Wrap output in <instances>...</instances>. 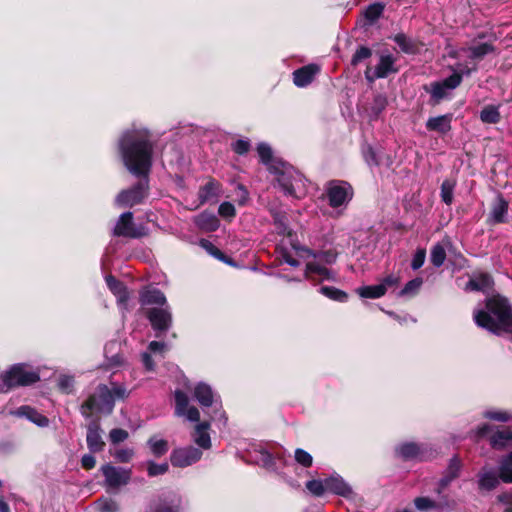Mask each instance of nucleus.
<instances>
[{
	"label": "nucleus",
	"instance_id": "nucleus-29",
	"mask_svg": "<svg viewBox=\"0 0 512 512\" xmlns=\"http://www.w3.org/2000/svg\"><path fill=\"white\" fill-rule=\"evenodd\" d=\"M273 223L276 227L279 235L291 237L293 231L288 226V217L285 212L273 211L272 212Z\"/></svg>",
	"mask_w": 512,
	"mask_h": 512
},
{
	"label": "nucleus",
	"instance_id": "nucleus-24",
	"mask_svg": "<svg viewBox=\"0 0 512 512\" xmlns=\"http://www.w3.org/2000/svg\"><path fill=\"white\" fill-rule=\"evenodd\" d=\"M460 470L461 461L457 456H453L449 461L443 477L441 478V487L447 488L454 479L459 477Z\"/></svg>",
	"mask_w": 512,
	"mask_h": 512
},
{
	"label": "nucleus",
	"instance_id": "nucleus-7",
	"mask_svg": "<svg viewBox=\"0 0 512 512\" xmlns=\"http://www.w3.org/2000/svg\"><path fill=\"white\" fill-rule=\"evenodd\" d=\"M145 317L148 319L156 337H161L171 327L173 317L169 306L148 308L144 312Z\"/></svg>",
	"mask_w": 512,
	"mask_h": 512
},
{
	"label": "nucleus",
	"instance_id": "nucleus-43",
	"mask_svg": "<svg viewBox=\"0 0 512 512\" xmlns=\"http://www.w3.org/2000/svg\"><path fill=\"white\" fill-rule=\"evenodd\" d=\"M307 490L315 497H321L326 492V481L312 479L305 484Z\"/></svg>",
	"mask_w": 512,
	"mask_h": 512
},
{
	"label": "nucleus",
	"instance_id": "nucleus-30",
	"mask_svg": "<svg viewBox=\"0 0 512 512\" xmlns=\"http://www.w3.org/2000/svg\"><path fill=\"white\" fill-rule=\"evenodd\" d=\"M197 226L207 232H214L219 228L220 221L214 214L202 213L196 219Z\"/></svg>",
	"mask_w": 512,
	"mask_h": 512
},
{
	"label": "nucleus",
	"instance_id": "nucleus-63",
	"mask_svg": "<svg viewBox=\"0 0 512 512\" xmlns=\"http://www.w3.org/2000/svg\"><path fill=\"white\" fill-rule=\"evenodd\" d=\"M134 456L132 449H119L117 450L115 457L121 463H128Z\"/></svg>",
	"mask_w": 512,
	"mask_h": 512
},
{
	"label": "nucleus",
	"instance_id": "nucleus-14",
	"mask_svg": "<svg viewBox=\"0 0 512 512\" xmlns=\"http://www.w3.org/2000/svg\"><path fill=\"white\" fill-rule=\"evenodd\" d=\"M326 481V492L344 497L351 498L353 496V490L345 480L339 476H330L325 478Z\"/></svg>",
	"mask_w": 512,
	"mask_h": 512
},
{
	"label": "nucleus",
	"instance_id": "nucleus-28",
	"mask_svg": "<svg viewBox=\"0 0 512 512\" xmlns=\"http://www.w3.org/2000/svg\"><path fill=\"white\" fill-rule=\"evenodd\" d=\"M208 429L209 423L207 422H202L195 428L194 441L203 449H209L211 447V438L208 433Z\"/></svg>",
	"mask_w": 512,
	"mask_h": 512
},
{
	"label": "nucleus",
	"instance_id": "nucleus-11",
	"mask_svg": "<svg viewBox=\"0 0 512 512\" xmlns=\"http://www.w3.org/2000/svg\"><path fill=\"white\" fill-rule=\"evenodd\" d=\"M101 426L98 418L93 419L87 425L86 442L91 453L102 452L105 448V442L101 436Z\"/></svg>",
	"mask_w": 512,
	"mask_h": 512
},
{
	"label": "nucleus",
	"instance_id": "nucleus-36",
	"mask_svg": "<svg viewBox=\"0 0 512 512\" xmlns=\"http://www.w3.org/2000/svg\"><path fill=\"white\" fill-rule=\"evenodd\" d=\"M320 293L329 298L330 300L340 303L347 302L349 298V295L345 291L334 286H322L320 288Z\"/></svg>",
	"mask_w": 512,
	"mask_h": 512
},
{
	"label": "nucleus",
	"instance_id": "nucleus-23",
	"mask_svg": "<svg viewBox=\"0 0 512 512\" xmlns=\"http://www.w3.org/2000/svg\"><path fill=\"white\" fill-rule=\"evenodd\" d=\"M396 452H397L398 456L404 461L416 460V459L422 460L421 448L415 442H405V443L401 444L396 449Z\"/></svg>",
	"mask_w": 512,
	"mask_h": 512
},
{
	"label": "nucleus",
	"instance_id": "nucleus-41",
	"mask_svg": "<svg viewBox=\"0 0 512 512\" xmlns=\"http://www.w3.org/2000/svg\"><path fill=\"white\" fill-rule=\"evenodd\" d=\"M455 181L451 179H445L440 187V197L441 200L446 205H451L453 202V193L455 188Z\"/></svg>",
	"mask_w": 512,
	"mask_h": 512
},
{
	"label": "nucleus",
	"instance_id": "nucleus-35",
	"mask_svg": "<svg viewBox=\"0 0 512 512\" xmlns=\"http://www.w3.org/2000/svg\"><path fill=\"white\" fill-rule=\"evenodd\" d=\"M269 170L272 173L278 175L277 181H278L279 185L281 186V188L283 189L285 194H287V195L295 194V188L293 186V183H292L291 179L285 175L284 172L280 171L279 168L275 165H271L269 167Z\"/></svg>",
	"mask_w": 512,
	"mask_h": 512
},
{
	"label": "nucleus",
	"instance_id": "nucleus-4",
	"mask_svg": "<svg viewBox=\"0 0 512 512\" xmlns=\"http://www.w3.org/2000/svg\"><path fill=\"white\" fill-rule=\"evenodd\" d=\"M328 205L333 208L346 206L354 197L353 186L345 180H330L325 185Z\"/></svg>",
	"mask_w": 512,
	"mask_h": 512
},
{
	"label": "nucleus",
	"instance_id": "nucleus-45",
	"mask_svg": "<svg viewBox=\"0 0 512 512\" xmlns=\"http://www.w3.org/2000/svg\"><path fill=\"white\" fill-rule=\"evenodd\" d=\"M176 412L179 415L185 414L186 409L189 407V398L182 390H176L175 394Z\"/></svg>",
	"mask_w": 512,
	"mask_h": 512
},
{
	"label": "nucleus",
	"instance_id": "nucleus-27",
	"mask_svg": "<svg viewBox=\"0 0 512 512\" xmlns=\"http://www.w3.org/2000/svg\"><path fill=\"white\" fill-rule=\"evenodd\" d=\"M147 512H181L180 505L173 500L158 498L150 503Z\"/></svg>",
	"mask_w": 512,
	"mask_h": 512
},
{
	"label": "nucleus",
	"instance_id": "nucleus-62",
	"mask_svg": "<svg viewBox=\"0 0 512 512\" xmlns=\"http://www.w3.org/2000/svg\"><path fill=\"white\" fill-rule=\"evenodd\" d=\"M379 284L384 286L386 293L389 288L397 287L400 284V277L395 274H389Z\"/></svg>",
	"mask_w": 512,
	"mask_h": 512
},
{
	"label": "nucleus",
	"instance_id": "nucleus-51",
	"mask_svg": "<svg viewBox=\"0 0 512 512\" xmlns=\"http://www.w3.org/2000/svg\"><path fill=\"white\" fill-rule=\"evenodd\" d=\"M372 56V50L366 46H360L351 59V65L357 66L363 60H366Z\"/></svg>",
	"mask_w": 512,
	"mask_h": 512
},
{
	"label": "nucleus",
	"instance_id": "nucleus-44",
	"mask_svg": "<svg viewBox=\"0 0 512 512\" xmlns=\"http://www.w3.org/2000/svg\"><path fill=\"white\" fill-rule=\"evenodd\" d=\"M310 274H318L325 279H330V270L316 262H308L306 264L305 276L308 278Z\"/></svg>",
	"mask_w": 512,
	"mask_h": 512
},
{
	"label": "nucleus",
	"instance_id": "nucleus-9",
	"mask_svg": "<svg viewBox=\"0 0 512 512\" xmlns=\"http://www.w3.org/2000/svg\"><path fill=\"white\" fill-rule=\"evenodd\" d=\"M203 452L194 446L174 449L170 454V462L172 466L185 468L202 458Z\"/></svg>",
	"mask_w": 512,
	"mask_h": 512
},
{
	"label": "nucleus",
	"instance_id": "nucleus-33",
	"mask_svg": "<svg viewBox=\"0 0 512 512\" xmlns=\"http://www.w3.org/2000/svg\"><path fill=\"white\" fill-rule=\"evenodd\" d=\"M200 246L206 250L210 255L215 257L216 259L230 264H233V259L231 257H228L226 254H224L218 247H216L211 241L207 239H201L200 240Z\"/></svg>",
	"mask_w": 512,
	"mask_h": 512
},
{
	"label": "nucleus",
	"instance_id": "nucleus-40",
	"mask_svg": "<svg viewBox=\"0 0 512 512\" xmlns=\"http://www.w3.org/2000/svg\"><path fill=\"white\" fill-rule=\"evenodd\" d=\"M446 260V251L442 244L436 243L430 250V261L433 266L441 267Z\"/></svg>",
	"mask_w": 512,
	"mask_h": 512
},
{
	"label": "nucleus",
	"instance_id": "nucleus-12",
	"mask_svg": "<svg viewBox=\"0 0 512 512\" xmlns=\"http://www.w3.org/2000/svg\"><path fill=\"white\" fill-rule=\"evenodd\" d=\"M509 203L502 194H498L491 205L488 223L502 224L507 222Z\"/></svg>",
	"mask_w": 512,
	"mask_h": 512
},
{
	"label": "nucleus",
	"instance_id": "nucleus-34",
	"mask_svg": "<svg viewBox=\"0 0 512 512\" xmlns=\"http://www.w3.org/2000/svg\"><path fill=\"white\" fill-rule=\"evenodd\" d=\"M357 293L362 298L378 299L385 295V288L383 285H367L357 289Z\"/></svg>",
	"mask_w": 512,
	"mask_h": 512
},
{
	"label": "nucleus",
	"instance_id": "nucleus-56",
	"mask_svg": "<svg viewBox=\"0 0 512 512\" xmlns=\"http://www.w3.org/2000/svg\"><path fill=\"white\" fill-rule=\"evenodd\" d=\"M128 437V432L122 428H114L109 432V439L112 444L124 442Z\"/></svg>",
	"mask_w": 512,
	"mask_h": 512
},
{
	"label": "nucleus",
	"instance_id": "nucleus-15",
	"mask_svg": "<svg viewBox=\"0 0 512 512\" xmlns=\"http://www.w3.org/2000/svg\"><path fill=\"white\" fill-rule=\"evenodd\" d=\"M399 47L400 51L408 55H416L420 53L423 43L420 40L411 38L405 33H397L390 37Z\"/></svg>",
	"mask_w": 512,
	"mask_h": 512
},
{
	"label": "nucleus",
	"instance_id": "nucleus-50",
	"mask_svg": "<svg viewBox=\"0 0 512 512\" xmlns=\"http://www.w3.org/2000/svg\"><path fill=\"white\" fill-rule=\"evenodd\" d=\"M100 512H119V504L111 498H103L97 501Z\"/></svg>",
	"mask_w": 512,
	"mask_h": 512
},
{
	"label": "nucleus",
	"instance_id": "nucleus-10",
	"mask_svg": "<svg viewBox=\"0 0 512 512\" xmlns=\"http://www.w3.org/2000/svg\"><path fill=\"white\" fill-rule=\"evenodd\" d=\"M113 235L116 237L140 238L141 233L134 223V216L131 211L124 212L120 215L114 229Z\"/></svg>",
	"mask_w": 512,
	"mask_h": 512
},
{
	"label": "nucleus",
	"instance_id": "nucleus-31",
	"mask_svg": "<svg viewBox=\"0 0 512 512\" xmlns=\"http://www.w3.org/2000/svg\"><path fill=\"white\" fill-rule=\"evenodd\" d=\"M499 475L497 476L494 472L488 471L479 474L478 487L480 490L492 491L499 485Z\"/></svg>",
	"mask_w": 512,
	"mask_h": 512
},
{
	"label": "nucleus",
	"instance_id": "nucleus-57",
	"mask_svg": "<svg viewBox=\"0 0 512 512\" xmlns=\"http://www.w3.org/2000/svg\"><path fill=\"white\" fill-rule=\"evenodd\" d=\"M58 387L62 392L66 394L71 393L74 387V378L68 375L60 376L58 380Z\"/></svg>",
	"mask_w": 512,
	"mask_h": 512
},
{
	"label": "nucleus",
	"instance_id": "nucleus-38",
	"mask_svg": "<svg viewBox=\"0 0 512 512\" xmlns=\"http://www.w3.org/2000/svg\"><path fill=\"white\" fill-rule=\"evenodd\" d=\"M385 10V4L382 2H374L368 5L364 11V17L370 24L376 22Z\"/></svg>",
	"mask_w": 512,
	"mask_h": 512
},
{
	"label": "nucleus",
	"instance_id": "nucleus-3",
	"mask_svg": "<svg viewBox=\"0 0 512 512\" xmlns=\"http://www.w3.org/2000/svg\"><path fill=\"white\" fill-rule=\"evenodd\" d=\"M139 181L131 187L121 190L115 197L114 203L120 208H132L141 205L150 193L149 176L138 177Z\"/></svg>",
	"mask_w": 512,
	"mask_h": 512
},
{
	"label": "nucleus",
	"instance_id": "nucleus-64",
	"mask_svg": "<svg viewBox=\"0 0 512 512\" xmlns=\"http://www.w3.org/2000/svg\"><path fill=\"white\" fill-rule=\"evenodd\" d=\"M93 453H89V454H84L81 458V466L83 469L85 470H91L95 467L96 465V459L95 457L92 455Z\"/></svg>",
	"mask_w": 512,
	"mask_h": 512
},
{
	"label": "nucleus",
	"instance_id": "nucleus-46",
	"mask_svg": "<svg viewBox=\"0 0 512 512\" xmlns=\"http://www.w3.org/2000/svg\"><path fill=\"white\" fill-rule=\"evenodd\" d=\"M169 470V465L167 462L157 464L154 461L147 462V474L149 477H156L159 475H164Z\"/></svg>",
	"mask_w": 512,
	"mask_h": 512
},
{
	"label": "nucleus",
	"instance_id": "nucleus-6",
	"mask_svg": "<svg viewBox=\"0 0 512 512\" xmlns=\"http://www.w3.org/2000/svg\"><path fill=\"white\" fill-rule=\"evenodd\" d=\"M462 82V74L452 73L442 81H433L429 85H424L423 89L430 94L429 104L436 106L442 100L447 98V90L457 88Z\"/></svg>",
	"mask_w": 512,
	"mask_h": 512
},
{
	"label": "nucleus",
	"instance_id": "nucleus-32",
	"mask_svg": "<svg viewBox=\"0 0 512 512\" xmlns=\"http://www.w3.org/2000/svg\"><path fill=\"white\" fill-rule=\"evenodd\" d=\"M469 58L481 61L486 55L495 52V46L492 43H481L469 47Z\"/></svg>",
	"mask_w": 512,
	"mask_h": 512
},
{
	"label": "nucleus",
	"instance_id": "nucleus-55",
	"mask_svg": "<svg viewBox=\"0 0 512 512\" xmlns=\"http://www.w3.org/2000/svg\"><path fill=\"white\" fill-rule=\"evenodd\" d=\"M387 106V99L383 95H376L373 99V104L371 107L372 114L375 117H378L386 108Z\"/></svg>",
	"mask_w": 512,
	"mask_h": 512
},
{
	"label": "nucleus",
	"instance_id": "nucleus-61",
	"mask_svg": "<svg viewBox=\"0 0 512 512\" xmlns=\"http://www.w3.org/2000/svg\"><path fill=\"white\" fill-rule=\"evenodd\" d=\"M363 156H364V159L367 162V164L370 166H378L380 164L379 160L377 158L376 152L374 151L373 147L370 145H368L364 149Z\"/></svg>",
	"mask_w": 512,
	"mask_h": 512
},
{
	"label": "nucleus",
	"instance_id": "nucleus-53",
	"mask_svg": "<svg viewBox=\"0 0 512 512\" xmlns=\"http://www.w3.org/2000/svg\"><path fill=\"white\" fill-rule=\"evenodd\" d=\"M231 149L237 155H246L251 149V143L248 139H238L231 143Z\"/></svg>",
	"mask_w": 512,
	"mask_h": 512
},
{
	"label": "nucleus",
	"instance_id": "nucleus-5",
	"mask_svg": "<svg viewBox=\"0 0 512 512\" xmlns=\"http://www.w3.org/2000/svg\"><path fill=\"white\" fill-rule=\"evenodd\" d=\"M40 381L37 371L27 370L25 364H15L2 375V386L6 391L14 387L30 386Z\"/></svg>",
	"mask_w": 512,
	"mask_h": 512
},
{
	"label": "nucleus",
	"instance_id": "nucleus-58",
	"mask_svg": "<svg viewBox=\"0 0 512 512\" xmlns=\"http://www.w3.org/2000/svg\"><path fill=\"white\" fill-rule=\"evenodd\" d=\"M426 259V250L424 248H418L413 255L412 261H411V268L413 270L420 269Z\"/></svg>",
	"mask_w": 512,
	"mask_h": 512
},
{
	"label": "nucleus",
	"instance_id": "nucleus-49",
	"mask_svg": "<svg viewBox=\"0 0 512 512\" xmlns=\"http://www.w3.org/2000/svg\"><path fill=\"white\" fill-rule=\"evenodd\" d=\"M414 505L419 511H427L429 509L439 508L440 504L430 499L429 497H416Z\"/></svg>",
	"mask_w": 512,
	"mask_h": 512
},
{
	"label": "nucleus",
	"instance_id": "nucleus-18",
	"mask_svg": "<svg viewBox=\"0 0 512 512\" xmlns=\"http://www.w3.org/2000/svg\"><path fill=\"white\" fill-rule=\"evenodd\" d=\"M10 413L16 417H24L39 427H46L49 424V419L46 416L29 405H22Z\"/></svg>",
	"mask_w": 512,
	"mask_h": 512
},
{
	"label": "nucleus",
	"instance_id": "nucleus-2",
	"mask_svg": "<svg viewBox=\"0 0 512 512\" xmlns=\"http://www.w3.org/2000/svg\"><path fill=\"white\" fill-rule=\"evenodd\" d=\"M114 408L110 388L105 384L97 386L96 392L90 394L80 406V413L85 418H91L94 412L111 413Z\"/></svg>",
	"mask_w": 512,
	"mask_h": 512
},
{
	"label": "nucleus",
	"instance_id": "nucleus-48",
	"mask_svg": "<svg viewBox=\"0 0 512 512\" xmlns=\"http://www.w3.org/2000/svg\"><path fill=\"white\" fill-rule=\"evenodd\" d=\"M423 281L421 278H414L408 281L405 286L400 290L399 296L414 295L418 292Z\"/></svg>",
	"mask_w": 512,
	"mask_h": 512
},
{
	"label": "nucleus",
	"instance_id": "nucleus-20",
	"mask_svg": "<svg viewBox=\"0 0 512 512\" xmlns=\"http://www.w3.org/2000/svg\"><path fill=\"white\" fill-rule=\"evenodd\" d=\"M139 302L141 305H159L160 307L167 306L166 296L157 288L141 291Z\"/></svg>",
	"mask_w": 512,
	"mask_h": 512
},
{
	"label": "nucleus",
	"instance_id": "nucleus-19",
	"mask_svg": "<svg viewBox=\"0 0 512 512\" xmlns=\"http://www.w3.org/2000/svg\"><path fill=\"white\" fill-rule=\"evenodd\" d=\"M395 58L392 55H383L380 57L379 63L375 67L374 77H370L366 71V78L373 81L374 78H386L391 73H396L397 68L394 67Z\"/></svg>",
	"mask_w": 512,
	"mask_h": 512
},
{
	"label": "nucleus",
	"instance_id": "nucleus-54",
	"mask_svg": "<svg viewBox=\"0 0 512 512\" xmlns=\"http://www.w3.org/2000/svg\"><path fill=\"white\" fill-rule=\"evenodd\" d=\"M484 417L498 422H509L512 420V413L508 411H486Z\"/></svg>",
	"mask_w": 512,
	"mask_h": 512
},
{
	"label": "nucleus",
	"instance_id": "nucleus-39",
	"mask_svg": "<svg viewBox=\"0 0 512 512\" xmlns=\"http://www.w3.org/2000/svg\"><path fill=\"white\" fill-rule=\"evenodd\" d=\"M499 478L502 482L512 483V461L505 455L499 462Z\"/></svg>",
	"mask_w": 512,
	"mask_h": 512
},
{
	"label": "nucleus",
	"instance_id": "nucleus-8",
	"mask_svg": "<svg viewBox=\"0 0 512 512\" xmlns=\"http://www.w3.org/2000/svg\"><path fill=\"white\" fill-rule=\"evenodd\" d=\"M101 472L105 477V484L108 488L117 489L130 482L131 470L122 467H115L111 464L101 466Z\"/></svg>",
	"mask_w": 512,
	"mask_h": 512
},
{
	"label": "nucleus",
	"instance_id": "nucleus-47",
	"mask_svg": "<svg viewBox=\"0 0 512 512\" xmlns=\"http://www.w3.org/2000/svg\"><path fill=\"white\" fill-rule=\"evenodd\" d=\"M257 152L260 157V161L267 166H271V162L273 159V152L271 147L266 143H260L257 146Z\"/></svg>",
	"mask_w": 512,
	"mask_h": 512
},
{
	"label": "nucleus",
	"instance_id": "nucleus-16",
	"mask_svg": "<svg viewBox=\"0 0 512 512\" xmlns=\"http://www.w3.org/2000/svg\"><path fill=\"white\" fill-rule=\"evenodd\" d=\"M453 120L452 113H446L436 117H430L425 127L430 132H437L440 135H446L452 129L451 122Z\"/></svg>",
	"mask_w": 512,
	"mask_h": 512
},
{
	"label": "nucleus",
	"instance_id": "nucleus-42",
	"mask_svg": "<svg viewBox=\"0 0 512 512\" xmlns=\"http://www.w3.org/2000/svg\"><path fill=\"white\" fill-rule=\"evenodd\" d=\"M147 443L151 449L152 454L157 458L162 457L169 450L168 441L164 439L155 440L153 437H151Z\"/></svg>",
	"mask_w": 512,
	"mask_h": 512
},
{
	"label": "nucleus",
	"instance_id": "nucleus-60",
	"mask_svg": "<svg viewBox=\"0 0 512 512\" xmlns=\"http://www.w3.org/2000/svg\"><path fill=\"white\" fill-rule=\"evenodd\" d=\"M218 213L222 217L232 218L235 217L236 215V209L232 203L223 202L219 206Z\"/></svg>",
	"mask_w": 512,
	"mask_h": 512
},
{
	"label": "nucleus",
	"instance_id": "nucleus-1",
	"mask_svg": "<svg viewBox=\"0 0 512 512\" xmlns=\"http://www.w3.org/2000/svg\"><path fill=\"white\" fill-rule=\"evenodd\" d=\"M156 141L146 128L127 129L120 135L117 148L125 168L135 177H148L153 166Z\"/></svg>",
	"mask_w": 512,
	"mask_h": 512
},
{
	"label": "nucleus",
	"instance_id": "nucleus-21",
	"mask_svg": "<svg viewBox=\"0 0 512 512\" xmlns=\"http://www.w3.org/2000/svg\"><path fill=\"white\" fill-rule=\"evenodd\" d=\"M221 190V184L214 178H210L209 181L201 186L198 191V198L201 204L209 202L213 199H217Z\"/></svg>",
	"mask_w": 512,
	"mask_h": 512
},
{
	"label": "nucleus",
	"instance_id": "nucleus-13",
	"mask_svg": "<svg viewBox=\"0 0 512 512\" xmlns=\"http://www.w3.org/2000/svg\"><path fill=\"white\" fill-rule=\"evenodd\" d=\"M319 72L320 66L317 64L312 63L300 67L293 72V83L297 87H306L313 82Z\"/></svg>",
	"mask_w": 512,
	"mask_h": 512
},
{
	"label": "nucleus",
	"instance_id": "nucleus-37",
	"mask_svg": "<svg viewBox=\"0 0 512 512\" xmlns=\"http://www.w3.org/2000/svg\"><path fill=\"white\" fill-rule=\"evenodd\" d=\"M480 119L483 123L497 124L501 120V115L498 107L494 105L485 106L480 112Z\"/></svg>",
	"mask_w": 512,
	"mask_h": 512
},
{
	"label": "nucleus",
	"instance_id": "nucleus-59",
	"mask_svg": "<svg viewBox=\"0 0 512 512\" xmlns=\"http://www.w3.org/2000/svg\"><path fill=\"white\" fill-rule=\"evenodd\" d=\"M110 393L113 399V405H115V400H124L129 395V392L126 390L124 386L116 384H113V387L110 389Z\"/></svg>",
	"mask_w": 512,
	"mask_h": 512
},
{
	"label": "nucleus",
	"instance_id": "nucleus-25",
	"mask_svg": "<svg viewBox=\"0 0 512 512\" xmlns=\"http://www.w3.org/2000/svg\"><path fill=\"white\" fill-rule=\"evenodd\" d=\"M106 284L110 291L118 297L119 301L121 302H127L129 299V293L127 291V287L124 285V283L120 280H118L113 275H107L105 277Z\"/></svg>",
	"mask_w": 512,
	"mask_h": 512
},
{
	"label": "nucleus",
	"instance_id": "nucleus-22",
	"mask_svg": "<svg viewBox=\"0 0 512 512\" xmlns=\"http://www.w3.org/2000/svg\"><path fill=\"white\" fill-rule=\"evenodd\" d=\"M489 443L494 450H504L512 446V431L509 429L497 430L489 437Z\"/></svg>",
	"mask_w": 512,
	"mask_h": 512
},
{
	"label": "nucleus",
	"instance_id": "nucleus-17",
	"mask_svg": "<svg viewBox=\"0 0 512 512\" xmlns=\"http://www.w3.org/2000/svg\"><path fill=\"white\" fill-rule=\"evenodd\" d=\"M494 279L488 272H479L474 274L466 283L465 290L485 292L492 289L494 286Z\"/></svg>",
	"mask_w": 512,
	"mask_h": 512
},
{
	"label": "nucleus",
	"instance_id": "nucleus-52",
	"mask_svg": "<svg viewBox=\"0 0 512 512\" xmlns=\"http://www.w3.org/2000/svg\"><path fill=\"white\" fill-rule=\"evenodd\" d=\"M294 456H295L296 462L298 464H300L301 466H303L304 468H309L313 464L312 456L302 448H297L295 450Z\"/></svg>",
	"mask_w": 512,
	"mask_h": 512
},
{
	"label": "nucleus",
	"instance_id": "nucleus-26",
	"mask_svg": "<svg viewBox=\"0 0 512 512\" xmlns=\"http://www.w3.org/2000/svg\"><path fill=\"white\" fill-rule=\"evenodd\" d=\"M194 398L202 407H210L213 404V391L206 383H198L194 388Z\"/></svg>",
	"mask_w": 512,
	"mask_h": 512
}]
</instances>
